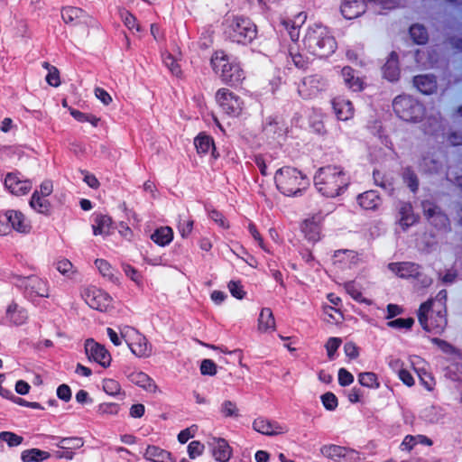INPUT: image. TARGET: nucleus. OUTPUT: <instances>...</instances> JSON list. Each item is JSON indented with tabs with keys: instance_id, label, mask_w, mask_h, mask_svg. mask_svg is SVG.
<instances>
[{
	"instance_id": "39448f33",
	"label": "nucleus",
	"mask_w": 462,
	"mask_h": 462,
	"mask_svg": "<svg viewBox=\"0 0 462 462\" xmlns=\"http://www.w3.org/2000/svg\"><path fill=\"white\" fill-rule=\"evenodd\" d=\"M303 43L310 52L319 57H327L337 48L334 37L324 31H307Z\"/></svg>"
},
{
	"instance_id": "8fccbe9b",
	"label": "nucleus",
	"mask_w": 462,
	"mask_h": 462,
	"mask_svg": "<svg viewBox=\"0 0 462 462\" xmlns=\"http://www.w3.org/2000/svg\"><path fill=\"white\" fill-rule=\"evenodd\" d=\"M0 439L12 448L22 444L23 438L11 431H2L0 432Z\"/></svg>"
},
{
	"instance_id": "5701e85b",
	"label": "nucleus",
	"mask_w": 462,
	"mask_h": 462,
	"mask_svg": "<svg viewBox=\"0 0 462 462\" xmlns=\"http://www.w3.org/2000/svg\"><path fill=\"white\" fill-rule=\"evenodd\" d=\"M333 109L339 120L346 121L354 116L353 104L343 97L334 98L332 101Z\"/></svg>"
},
{
	"instance_id": "0e129e2a",
	"label": "nucleus",
	"mask_w": 462,
	"mask_h": 462,
	"mask_svg": "<svg viewBox=\"0 0 462 462\" xmlns=\"http://www.w3.org/2000/svg\"><path fill=\"white\" fill-rule=\"evenodd\" d=\"M230 293L236 299H243L245 291L243 286L239 282L230 281L227 285Z\"/></svg>"
},
{
	"instance_id": "412c9836",
	"label": "nucleus",
	"mask_w": 462,
	"mask_h": 462,
	"mask_svg": "<svg viewBox=\"0 0 462 462\" xmlns=\"http://www.w3.org/2000/svg\"><path fill=\"white\" fill-rule=\"evenodd\" d=\"M341 76L346 88L352 91L359 92L364 89V81L356 75V72L353 68L349 66L342 68Z\"/></svg>"
},
{
	"instance_id": "2eb2a0df",
	"label": "nucleus",
	"mask_w": 462,
	"mask_h": 462,
	"mask_svg": "<svg viewBox=\"0 0 462 462\" xmlns=\"http://www.w3.org/2000/svg\"><path fill=\"white\" fill-rule=\"evenodd\" d=\"M85 351L89 360L98 363L103 367H107L111 363V356L104 346L88 339L85 343Z\"/></svg>"
},
{
	"instance_id": "774afa93",
	"label": "nucleus",
	"mask_w": 462,
	"mask_h": 462,
	"mask_svg": "<svg viewBox=\"0 0 462 462\" xmlns=\"http://www.w3.org/2000/svg\"><path fill=\"white\" fill-rule=\"evenodd\" d=\"M46 81L52 87H58L60 85V73L55 67H51L46 76Z\"/></svg>"
},
{
	"instance_id": "3c124183",
	"label": "nucleus",
	"mask_w": 462,
	"mask_h": 462,
	"mask_svg": "<svg viewBox=\"0 0 462 462\" xmlns=\"http://www.w3.org/2000/svg\"><path fill=\"white\" fill-rule=\"evenodd\" d=\"M120 406L115 402H103L97 406V412L101 415H116Z\"/></svg>"
},
{
	"instance_id": "aec40b11",
	"label": "nucleus",
	"mask_w": 462,
	"mask_h": 462,
	"mask_svg": "<svg viewBox=\"0 0 462 462\" xmlns=\"http://www.w3.org/2000/svg\"><path fill=\"white\" fill-rule=\"evenodd\" d=\"M5 218L8 222L10 229L23 234L29 233L31 230L29 222L26 221L23 214L20 211L7 210L5 213Z\"/></svg>"
},
{
	"instance_id": "ddd939ff",
	"label": "nucleus",
	"mask_w": 462,
	"mask_h": 462,
	"mask_svg": "<svg viewBox=\"0 0 462 462\" xmlns=\"http://www.w3.org/2000/svg\"><path fill=\"white\" fill-rule=\"evenodd\" d=\"M61 17L66 24L72 27H96V21L78 7H64Z\"/></svg>"
},
{
	"instance_id": "0eeeda50",
	"label": "nucleus",
	"mask_w": 462,
	"mask_h": 462,
	"mask_svg": "<svg viewBox=\"0 0 462 462\" xmlns=\"http://www.w3.org/2000/svg\"><path fill=\"white\" fill-rule=\"evenodd\" d=\"M120 335L129 346L131 352L137 357L144 358L152 355V345L135 328L125 326L120 330Z\"/></svg>"
},
{
	"instance_id": "e2e57ef3",
	"label": "nucleus",
	"mask_w": 462,
	"mask_h": 462,
	"mask_svg": "<svg viewBox=\"0 0 462 462\" xmlns=\"http://www.w3.org/2000/svg\"><path fill=\"white\" fill-rule=\"evenodd\" d=\"M221 411L226 417L238 415V410L236 403L231 401H225L221 405Z\"/></svg>"
},
{
	"instance_id": "6ab92c4d",
	"label": "nucleus",
	"mask_w": 462,
	"mask_h": 462,
	"mask_svg": "<svg viewBox=\"0 0 462 462\" xmlns=\"http://www.w3.org/2000/svg\"><path fill=\"white\" fill-rule=\"evenodd\" d=\"M367 0H345L342 2L340 11L348 20L359 17L365 12Z\"/></svg>"
},
{
	"instance_id": "6e6552de",
	"label": "nucleus",
	"mask_w": 462,
	"mask_h": 462,
	"mask_svg": "<svg viewBox=\"0 0 462 462\" xmlns=\"http://www.w3.org/2000/svg\"><path fill=\"white\" fill-rule=\"evenodd\" d=\"M388 269L396 276L402 279H418L422 287H429L432 280L420 273V265L412 262L390 263Z\"/></svg>"
},
{
	"instance_id": "f03ea898",
	"label": "nucleus",
	"mask_w": 462,
	"mask_h": 462,
	"mask_svg": "<svg viewBox=\"0 0 462 462\" xmlns=\"http://www.w3.org/2000/svg\"><path fill=\"white\" fill-rule=\"evenodd\" d=\"M274 182L277 189L288 197L301 195L309 186L307 177L298 169L290 166L276 171Z\"/></svg>"
},
{
	"instance_id": "c85d7f7f",
	"label": "nucleus",
	"mask_w": 462,
	"mask_h": 462,
	"mask_svg": "<svg viewBox=\"0 0 462 462\" xmlns=\"http://www.w3.org/2000/svg\"><path fill=\"white\" fill-rule=\"evenodd\" d=\"M226 37L234 43L247 45L257 36V31H226Z\"/></svg>"
},
{
	"instance_id": "58836bf2",
	"label": "nucleus",
	"mask_w": 462,
	"mask_h": 462,
	"mask_svg": "<svg viewBox=\"0 0 462 462\" xmlns=\"http://www.w3.org/2000/svg\"><path fill=\"white\" fill-rule=\"evenodd\" d=\"M194 145L199 153H208L211 149H214V141L210 136L199 134L194 139Z\"/></svg>"
},
{
	"instance_id": "c03bdc74",
	"label": "nucleus",
	"mask_w": 462,
	"mask_h": 462,
	"mask_svg": "<svg viewBox=\"0 0 462 462\" xmlns=\"http://www.w3.org/2000/svg\"><path fill=\"white\" fill-rule=\"evenodd\" d=\"M422 207H423L424 214L429 219L436 217L439 219V221L442 223V225H445L446 222L448 221L447 217L440 212V210L438 207L432 205L430 202H423Z\"/></svg>"
},
{
	"instance_id": "864d4df0",
	"label": "nucleus",
	"mask_w": 462,
	"mask_h": 462,
	"mask_svg": "<svg viewBox=\"0 0 462 462\" xmlns=\"http://www.w3.org/2000/svg\"><path fill=\"white\" fill-rule=\"evenodd\" d=\"M413 324H414V319L412 318H407V319L399 318V319L389 321L387 323V326L390 328H396V329H402V328L410 329Z\"/></svg>"
},
{
	"instance_id": "e433bc0d",
	"label": "nucleus",
	"mask_w": 462,
	"mask_h": 462,
	"mask_svg": "<svg viewBox=\"0 0 462 462\" xmlns=\"http://www.w3.org/2000/svg\"><path fill=\"white\" fill-rule=\"evenodd\" d=\"M55 267H56V270L60 274H62L63 276H66L69 279H75L77 277V275L79 274L77 268H75L74 265L72 264V263L66 258L59 259L55 263Z\"/></svg>"
},
{
	"instance_id": "a878e982",
	"label": "nucleus",
	"mask_w": 462,
	"mask_h": 462,
	"mask_svg": "<svg viewBox=\"0 0 462 462\" xmlns=\"http://www.w3.org/2000/svg\"><path fill=\"white\" fill-rule=\"evenodd\" d=\"M398 222L403 230L415 224L417 220L410 202H400L398 204Z\"/></svg>"
},
{
	"instance_id": "2f4dec72",
	"label": "nucleus",
	"mask_w": 462,
	"mask_h": 462,
	"mask_svg": "<svg viewBox=\"0 0 462 462\" xmlns=\"http://www.w3.org/2000/svg\"><path fill=\"white\" fill-rule=\"evenodd\" d=\"M258 329L267 332L275 329V319L273 311L269 308H263L258 318Z\"/></svg>"
},
{
	"instance_id": "473e14b6",
	"label": "nucleus",
	"mask_w": 462,
	"mask_h": 462,
	"mask_svg": "<svg viewBox=\"0 0 462 462\" xmlns=\"http://www.w3.org/2000/svg\"><path fill=\"white\" fill-rule=\"evenodd\" d=\"M151 239L160 246H166L173 239V231L170 226H161L151 235Z\"/></svg>"
},
{
	"instance_id": "f704fd0d",
	"label": "nucleus",
	"mask_w": 462,
	"mask_h": 462,
	"mask_svg": "<svg viewBox=\"0 0 462 462\" xmlns=\"http://www.w3.org/2000/svg\"><path fill=\"white\" fill-rule=\"evenodd\" d=\"M30 206L41 214H48L51 209V203L46 199L40 195L38 190H35L31 198Z\"/></svg>"
},
{
	"instance_id": "338daca9",
	"label": "nucleus",
	"mask_w": 462,
	"mask_h": 462,
	"mask_svg": "<svg viewBox=\"0 0 462 462\" xmlns=\"http://www.w3.org/2000/svg\"><path fill=\"white\" fill-rule=\"evenodd\" d=\"M209 217L223 228H228L229 225L225 217L219 211L213 209L209 211Z\"/></svg>"
},
{
	"instance_id": "ea45409f",
	"label": "nucleus",
	"mask_w": 462,
	"mask_h": 462,
	"mask_svg": "<svg viewBox=\"0 0 462 462\" xmlns=\"http://www.w3.org/2000/svg\"><path fill=\"white\" fill-rule=\"evenodd\" d=\"M358 382L361 385L371 389H377L380 386L377 375L373 372L360 373Z\"/></svg>"
},
{
	"instance_id": "680f3d73",
	"label": "nucleus",
	"mask_w": 462,
	"mask_h": 462,
	"mask_svg": "<svg viewBox=\"0 0 462 462\" xmlns=\"http://www.w3.org/2000/svg\"><path fill=\"white\" fill-rule=\"evenodd\" d=\"M122 267L123 271L125 272L127 277H129L133 282H134L138 285L141 283V275L134 267L126 263H124Z\"/></svg>"
},
{
	"instance_id": "de8ad7c7",
	"label": "nucleus",
	"mask_w": 462,
	"mask_h": 462,
	"mask_svg": "<svg viewBox=\"0 0 462 462\" xmlns=\"http://www.w3.org/2000/svg\"><path fill=\"white\" fill-rule=\"evenodd\" d=\"M344 288L347 294L351 296L352 299L358 302H365L367 304H370V300H367L363 297L362 292L360 291L359 288L356 286V284L354 282H347L344 284Z\"/></svg>"
},
{
	"instance_id": "cd10ccee",
	"label": "nucleus",
	"mask_w": 462,
	"mask_h": 462,
	"mask_svg": "<svg viewBox=\"0 0 462 462\" xmlns=\"http://www.w3.org/2000/svg\"><path fill=\"white\" fill-rule=\"evenodd\" d=\"M413 85L425 95H430L437 90V80L433 75H419L413 78Z\"/></svg>"
},
{
	"instance_id": "f3484780",
	"label": "nucleus",
	"mask_w": 462,
	"mask_h": 462,
	"mask_svg": "<svg viewBox=\"0 0 462 462\" xmlns=\"http://www.w3.org/2000/svg\"><path fill=\"white\" fill-rule=\"evenodd\" d=\"M5 186L12 194L22 196L31 190L32 184L29 180H22L14 173H8L5 179Z\"/></svg>"
},
{
	"instance_id": "72a5a7b5",
	"label": "nucleus",
	"mask_w": 462,
	"mask_h": 462,
	"mask_svg": "<svg viewBox=\"0 0 462 462\" xmlns=\"http://www.w3.org/2000/svg\"><path fill=\"white\" fill-rule=\"evenodd\" d=\"M112 219L107 215H97L94 219L93 233L95 236H106L110 233Z\"/></svg>"
},
{
	"instance_id": "49530a36",
	"label": "nucleus",
	"mask_w": 462,
	"mask_h": 462,
	"mask_svg": "<svg viewBox=\"0 0 462 462\" xmlns=\"http://www.w3.org/2000/svg\"><path fill=\"white\" fill-rule=\"evenodd\" d=\"M402 179L412 192H416L418 190L419 180L416 173L411 167H407L403 170Z\"/></svg>"
},
{
	"instance_id": "13d9d810",
	"label": "nucleus",
	"mask_w": 462,
	"mask_h": 462,
	"mask_svg": "<svg viewBox=\"0 0 462 462\" xmlns=\"http://www.w3.org/2000/svg\"><path fill=\"white\" fill-rule=\"evenodd\" d=\"M193 228V221L191 219H180L178 230L183 238L189 236Z\"/></svg>"
},
{
	"instance_id": "dca6fc26",
	"label": "nucleus",
	"mask_w": 462,
	"mask_h": 462,
	"mask_svg": "<svg viewBox=\"0 0 462 462\" xmlns=\"http://www.w3.org/2000/svg\"><path fill=\"white\" fill-rule=\"evenodd\" d=\"M324 217L319 213L306 218L301 224V232L310 242L316 243L320 239L321 224Z\"/></svg>"
},
{
	"instance_id": "4be33fe9",
	"label": "nucleus",
	"mask_w": 462,
	"mask_h": 462,
	"mask_svg": "<svg viewBox=\"0 0 462 462\" xmlns=\"http://www.w3.org/2000/svg\"><path fill=\"white\" fill-rule=\"evenodd\" d=\"M253 428L263 435H278L284 432L283 428L277 422L271 421L263 418H257L253 422Z\"/></svg>"
},
{
	"instance_id": "393cba45",
	"label": "nucleus",
	"mask_w": 462,
	"mask_h": 462,
	"mask_svg": "<svg viewBox=\"0 0 462 462\" xmlns=\"http://www.w3.org/2000/svg\"><path fill=\"white\" fill-rule=\"evenodd\" d=\"M383 75L389 81H397L400 78V68L398 55L392 51L383 67Z\"/></svg>"
},
{
	"instance_id": "a19ab883",
	"label": "nucleus",
	"mask_w": 462,
	"mask_h": 462,
	"mask_svg": "<svg viewBox=\"0 0 462 462\" xmlns=\"http://www.w3.org/2000/svg\"><path fill=\"white\" fill-rule=\"evenodd\" d=\"M162 60L164 65L169 69V70L175 76L179 77L181 74L180 66L178 62V58L169 52L162 54Z\"/></svg>"
},
{
	"instance_id": "bf43d9fd",
	"label": "nucleus",
	"mask_w": 462,
	"mask_h": 462,
	"mask_svg": "<svg viewBox=\"0 0 462 462\" xmlns=\"http://www.w3.org/2000/svg\"><path fill=\"white\" fill-rule=\"evenodd\" d=\"M200 373L203 375H215L217 374V365L211 359H204L200 365Z\"/></svg>"
},
{
	"instance_id": "a211bd4d",
	"label": "nucleus",
	"mask_w": 462,
	"mask_h": 462,
	"mask_svg": "<svg viewBox=\"0 0 462 462\" xmlns=\"http://www.w3.org/2000/svg\"><path fill=\"white\" fill-rule=\"evenodd\" d=\"M208 445L211 448L212 456L217 461L227 462L230 459L232 451L226 439L212 438L208 440Z\"/></svg>"
},
{
	"instance_id": "423d86ee",
	"label": "nucleus",
	"mask_w": 462,
	"mask_h": 462,
	"mask_svg": "<svg viewBox=\"0 0 462 462\" xmlns=\"http://www.w3.org/2000/svg\"><path fill=\"white\" fill-rule=\"evenodd\" d=\"M393 108L398 117L407 122L420 121L425 112L421 103L407 95L396 97L393 101Z\"/></svg>"
},
{
	"instance_id": "1a4fd4ad",
	"label": "nucleus",
	"mask_w": 462,
	"mask_h": 462,
	"mask_svg": "<svg viewBox=\"0 0 462 462\" xmlns=\"http://www.w3.org/2000/svg\"><path fill=\"white\" fill-rule=\"evenodd\" d=\"M216 100L221 109L231 116H238L243 110V101L227 88L218 89Z\"/></svg>"
},
{
	"instance_id": "c756f323",
	"label": "nucleus",
	"mask_w": 462,
	"mask_h": 462,
	"mask_svg": "<svg viewBox=\"0 0 462 462\" xmlns=\"http://www.w3.org/2000/svg\"><path fill=\"white\" fill-rule=\"evenodd\" d=\"M143 456L152 462H174L170 452L157 446H148Z\"/></svg>"
},
{
	"instance_id": "69168bd1",
	"label": "nucleus",
	"mask_w": 462,
	"mask_h": 462,
	"mask_svg": "<svg viewBox=\"0 0 462 462\" xmlns=\"http://www.w3.org/2000/svg\"><path fill=\"white\" fill-rule=\"evenodd\" d=\"M354 382V376L345 368H340L338 371V383L341 386H347Z\"/></svg>"
},
{
	"instance_id": "37998d69",
	"label": "nucleus",
	"mask_w": 462,
	"mask_h": 462,
	"mask_svg": "<svg viewBox=\"0 0 462 462\" xmlns=\"http://www.w3.org/2000/svg\"><path fill=\"white\" fill-rule=\"evenodd\" d=\"M334 258L337 262L345 264L356 263L357 261V254L352 250H338L334 254Z\"/></svg>"
},
{
	"instance_id": "bb28decb",
	"label": "nucleus",
	"mask_w": 462,
	"mask_h": 462,
	"mask_svg": "<svg viewBox=\"0 0 462 462\" xmlns=\"http://www.w3.org/2000/svg\"><path fill=\"white\" fill-rule=\"evenodd\" d=\"M359 206L365 210H375L382 203V199L375 190H367L356 198Z\"/></svg>"
},
{
	"instance_id": "79ce46f5",
	"label": "nucleus",
	"mask_w": 462,
	"mask_h": 462,
	"mask_svg": "<svg viewBox=\"0 0 462 462\" xmlns=\"http://www.w3.org/2000/svg\"><path fill=\"white\" fill-rule=\"evenodd\" d=\"M307 21V14L300 12L292 20L282 19L281 24L286 29H300Z\"/></svg>"
},
{
	"instance_id": "20e7f679",
	"label": "nucleus",
	"mask_w": 462,
	"mask_h": 462,
	"mask_svg": "<svg viewBox=\"0 0 462 462\" xmlns=\"http://www.w3.org/2000/svg\"><path fill=\"white\" fill-rule=\"evenodd\" d=\"M432 300H427L422 303L419 309V322L426 331L434 334H440L447 327V310L441 308H432Z\"/></svg>"
},
{
	"instance_id": "c9c22d12",
	"label": "nucleus",
	"mask_w": 462,
	"mask_h": 462,
	"mask_svg": "<svg viewBox=\"0 0 462 462\" xmlns=\"http://www.w3.org/2000/svg\"><path fill=\"white\" fill-rule=\"evenodd\" d=\"M51 457L47 451L39 448L26 449L22 452L21 459L23 462H42Z\"/></svg>"
},
{
	"instance_id": "a18cd8bd",
	"label": "nucleus",
	"mask_w": 462,
	"mask_h": 462,
	"mask_svg": "<svg viewBox=\"0 0 462 462\" xmlns=\"http://www.w3.org/2000/svg\"><path fill=\"white\" fill-rule=\"evenodd\" d=\"M59 442L57 443V447L61 449H77L83 446L84 442L81 438H58Z\"/></svg>"
},
{
	"instance_id": "6e6d98bb",
	"label": "nucleus",
	"mask_w": 462,
	"mask_h": 462,
	"mask_svg": "<svg viewBox=\"0 0 462 462\" xmlns=\"http://www.w3.org/2000/svg\"><path fill=\"white\" fill-rule=\"evenodd\" d=\"M321 402L328 411H334L337 407V398L333 393L328 392L321 395Z\"/></svg>"
},
{
	"instance_id": "052dcab7",
	"label": "nucleus",
	"mask_w": 462,
	"mask_h": 462,
	"mask_svg": "<svg viewBox=\"0 0 462 462\" xmlns=\"http://www.w3.org/2000/svg\"><path fill=\"white\" fill-rule=\"evenodd\" d=\"M413 42L419 45L427 43L429 40L428 31H408Z\"/></svg>"
},
{
	"instance_id": "603ef678",
	"label": "nucleus",
	"mask_w": 462,
	"mask_h": 462,
	"mask_svg": "<svg viewBox=\"0 0 462 462\" xmlns=\"http://www.w3.org/2000/svg\"><path fill=\"white\" fill-rule=\"evenodd\" d=\"M103 389L107 394L111 396L118 395L121 392V386L119 383L114 379H105L103 381Z\"/></svg>"
},
{
	"instance_id": "b1692460",
	"label": "nucleus",
	"mask_w": 462,
	"mask_h": 462,
	"mask_svg": "<svg viewBox=\"0 0 462 462\" xmlns=\"http://www.w3.org/2000/svg\"><path fill=\"white\" fill-rule=\"evenodd\" d=\"M128 379L134 384L143 388L149 393H155L157 391V385L155 382L143 372H132L128 374Z\"/></svg>"
},
{
	"instance_id": "f8f14e48",
	"label": "nucleus",
	"mask_w": 462,
	"mask_h": 462,
	"mask_svg": "<svg viewBox=\"0 0 462 462\" xmlns=\"http://www.w3.org/2000/svg\"><path fill=\"white\" fill-rule=\"evenodd\" d=\"M82 298L90 308L99 311H106L112 305L111 296L107 292L95 287L85 289Z\"/></svg>"
},
{
	"instance_id": "4d7b16f0",
	"label": "nucleus",
	"mask_w": 462,
	"mask_h": 462,
	"mask_svg": "<svg viewBox=\"0 0 462 462\" xmlns=\"http://www.w3.org/2000/svg\"><path fill=\"white\" fill-rule=\"evenodd\" d=\"M204 450V445L198 440L191 441L188 446V453L189 457L191 459L196 458L197 457L200 456Z\"/></svg>"
},
{
	"instance_id": "5fc2aeb1",
	"label": "nucleus",
	"mask_w": 462,
	"mask_h": 462,
	"mask_svg": "<svg viewBox=\"0 0 462 462\" xmlns=\"http://www.w3.org/2000/svg\"><path fill=\"white\" fill-rule=\"evenodd\" d=\"M342 343L341 338L339 337H329L325 345L328 356L330 360L334 359L335 353L337 351L338 347Z\"/></svg>"
},
{
	"instance_id": "4c0bfd02",
	"label": "nucleus",
	"mask_w": 462,
	"mask_h": 462,
	"mask_svg": "<svg viewBox=\"0 0 462 462\" xmlns=\"http://www.w3.org/2000/svg\"><path fill=\"white\" fill-rule=\"evenodd\" d=\"M95 264H96L97 268L98 269L100 274L103 277L107 278L108 281H110L114 283L119 282V280L116 274L115 269L111 266V264L107 261H106L104 259H97L95 261Z\"/></svg>"
},
{
	"instance_id": "7c9ffc66",
	"label": "nucleus",
	"mask_w": 462,
	"mask_h": 462,
	"mask_svg": "<svg viewBox=\"0 0 462 462\" xmlns=\"http://www.w3.org/2000/svg\"><path fill=\"white\" fill-rule=\"evenodd\" d=\"M6 319L14 326L24 324L28 319L27 312L24 309L19 308L14 302H12L6 310Z\"/></svg>"
},
{
	"instance_id": "4468645a",
	"label": "nucleus",
	"mask_w": 462,
	"mask_h": 462,
	"mask_svg": "<svg viewBox=\"0 0 462 462\" xmlns=\"http://www.w3.org/2000/svg\"><path fill=\"white\" fill-rule=\"evenodd\" d=\"M18 286L24 289L29 296L49 297L47 282L37 276H28L18 279Z\"/></svg>"
},
{
	"instance_id": "f257e3e1",
	"label": "nucleus",
	"mask_w": 462,
	"mask_h": 462,
	"mask_svg": "<svg viewBox=\"0 0 462 462\" xmlns=\"http://www.w3.org/2000/svg\"><path fill=\"white\" fill-rule=\"evenodd\" d=\"M349 180L340 166L327 165L320 167L314 175V185L325 197L335 198L344 192Z\"/></svg>"
},
{
	"instance_id": "7ed1b4c3",
	"label": "nucleus",
	"mask_w": 462,
	"mask_h": 462,
	"mask_svg": "<svg viewBox=\"0 0 462 462\" xmlns=\"http://www.w3.org/2000/svg\"><path fill=\"white\" fill-rule=\"evenodd\" d=\"M213 70L222 82L229 86H238L245 79V73L239 62L231 59L224 51H216L211 58Z\"/></svg>"
},
{
	"instance_id": "9b49d317",
	"label": "nucleus",
	"mask_w": 462,
	"mask_h": 462,
	"mask_svg": "<svg viewBox=\"0 0 462 462\" xmlns=\"http://www.w3.org/2000/svg\"><path fill=\"white\" fill-rule=\"evenodd\" d=\"M320 453L334 462H358L360 460L359 453L355 449L334 444L322 446Z\"/></svg>"
},
{
	"instance_id": "9d476101",
	"label": "nucleus",
	"mask_w": 462,
	"mask_h": 462,
	"mask_svg": "<svg viewBox=\"0 0 462 462\" xmlns=\"http://www.w3.org/2000/svg\"><path fill=\"white\" fill-rule=\"evenodd\" d=\"M327 88V80L320 75L315 74L303 78L298 86V93L304 99L316 97Z\"/></svg>"
},
{
	"instance_id": "09e8293b",
	"label": "nucleus",
	"mask_w": 462,
	"mask_h": 462,
	"mask_svg": "<svg viewBox=\"0 0 462 462\" xmlns=\"http://www.w3.org/2000/svg\"><path fill=\"white\" fill-rule=\"evenodd\" d=\"M70 115L79 122L84 123L88 122L93 126H97L100 118L91 114H85L76 109H70Z\"/></svg>"
}]
</instances>
